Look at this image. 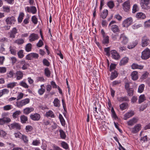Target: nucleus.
<instances>
[{"mask_svg":"<svg viewBox=\"0 0 150 150\" xmlns=\"http://www.w3.org/2000/svg\"><path fill=\"white\" fill-rule=\"evenodd\" d=\"M141 57L142 59L146 60L150 57V49L146 48L142 53Z\"/></svg>","mask_w":150,"mask_h":150,"instance_id":"nucleus-1","label":"nucleus"},{"mask_svg":"<svg viewBox=\"0 0 150 150\" xmlns=\"http://www.w3.org/2000/svg\"><path fill=\"white\" fill-rule=\"evenodd\" d=\"M133 22V19L131 17L127 18L122 23L123 26L127 28L131 25Z\"/></svg>","mask_w":150,"mask_h":150,"instance_id":"nucleus-2","label":"nucleus"},{"mask_svg":"<svg viewBox=\"0 0 150 150\" xmlns=\"http://www.w3.org/2000/svg\"><path fill=\"white\" fill-rule=\"evenodd\" d=\"M150 2V0H141L140 4L142 8L145 9H148Z\"/></svg>","mask_w":150,"mask_h":150,"instance_id":"nucleus-3","label":"nucleus"},{"mask_svg":"<svg viewBox=\"0 0 150 150\" xmlns=\"http://www.w3.org/2000/svg\"><path fill=\"white\" fill-rule=\"evenodd\" d=\"M141 128V125L140 124H138L136 125L133 127L131 128L130 130L131 133L134 134L137 133Z\"/></svg>","mask_w":150,"mask_h":150,"instance_id":"nucleus-4","label":"nucleus"},{"mask_svg":"<svg viewBox=\"0 0 150 150\" xmlns=\"http://www.w3.org/2000/svg\"><path fill=\"white\" fill-rule=\"evenodd\" d=\"M150 41L149 38L146 36H144L142 38V46L144 47L147 46Z\"/></svg>","mask_w":150,"mask_h":150,"instance_id":"nucleus-5","label":"nucleus"},{"mask_svg":"<svg viewBox=\"0 0 150 150\" xmlns=\"http://www.w3.org/2000/svg\"><path fill=\"white\" fill-rule=\"evenodd\" d=\"M39 57V54L36 53H32L26 56V59L28 60H31L33 58L37 59Z\"/></svg>","mask_w":150,"mask_h":150,"instance_id":"nucleus-6","label":"nucleus"},{"mask_svg":"<svg viewBox=\"0 0 150 150\" xmlns=\"http://www.w3.org/2000/svg\"><path fill=\"white\" fill-rule=\"evenodd\" d=\"M25 10L28 13H32L33 14L37 12L36 8L34 6H27L25 8Z\"/></svg>","mask_w":150,"mask_h":150,"instance_id":"nucleus-7","label":"nucleus"},{"mask_svg":"<svg viewBox=\"0 0 150 150\" xmlns=\"http://www.w3.org/2000/svg\"><path fill=\"white\" fill-rule=\"evenodd\" d=\"M9 127L11 129H16L18 130H20L21 129V126L19 124L17 123L14 122L11 124L9 125Z\"/></svg>","mask_w":150,"mask_h":150,"instance_id":"nucleus-8","label":"nucleus"},{"mask_svg":"<svg viewBox=\"0 0 150 150\" xmlns=\"http://www.w3.org/2000/svg\"><path fill=\"white\" fill-rule=\"evenodd\" d=\"M6 24L8 25H11L14 24V22L16 21L15 18L12 16L11 17H7L5 20Z\"/></svg>","mask_w":150,"mask_h":150,"instance_id":"nucleus-9","label":"nucleus"},{"mask_svg":"<svg viewBox=\"0 0 150 150\" xmlns=\"http://www.w3.org/2000/svg\"><path fill=\"white\" fill-rule=\"evenodd\" d=\"M39 38L38 35L37 34L33 33L31 34L29 37V41L32 42L37 40Z\"/></svg>","mask_w":150,"mask_h":150,"instance_id":"nucleus-10","label":"nucleus"},{"mask_svg":"<svg viewBox=\"0 0 150 150\" xmlns=\"http://www.w3.org/2000/svg\"><path fill=\"white\" fill-rule=\"evenodd\" d=\"M122 6L124 10L126 12L128 11L130 8V1L128 0L124 2Z\"/></svg>","mask_w":150,"mask_h":150,"instance_id":"nucleus-11","label":"nucleus"},{"mask_svg":"<svg viewBox=\"0 0 150 150\" xmlns=\"http://www.w3.org/2000/svg\"><path fill=\"white\" fill-rule=\"evenodd\" d=\"M17 30L16 28H13L12 30L8 33L10 38H14L16 34L17 33Z\"/></svg>","mask_w":150,"mask_h":150,"instance_id":"nucleus-12","label":"nucleus"},{"mask_svg":"<svg viewBox=\"0 0 150 150\" xmlns=\"http://www.w3.org/2000/svg\"><path fill=\"white\" fill-rule=\"evenodd\" d=\"M30 117L33 120L38 121L40 118V115L39 114L36 113L31 114L30 116Z\"/></svg>","mask_w":150,"mask_h":150,"instance_id":"nucleus-13","label":"nucleus"},{"mask_svg":"<svg viewBox=\"0 0 150 150\" xmlns=\"http://www.w3.org/2000/svg\"><path fill=\"white\" fill-rule=\"evenodd\" d=\"M23 73L20 71H17L16 73V77L17 80H20L22 79L23 76Z\"/></svg>","mask_w":150,"mask_h":150,"instance_id":"nucleus-14","label":"nucleus"},{"mask_svg":"<svg viewBox=\"0 0 150 150\" xmlns=\"http://www.w3.org/2000/svg\"><path fill=\"white\" fill-rule=\"evenodd\" d=\"M110 52L112 58L115 59H118L120 58V56L116 51L114 50H112Z\"/></svg>","mask_w":150,"mask_h":150,"instance_id":"nucleus-15","label":"nucleus"},{"mask_svg":"<svg viewBox=\"0 0 150 150\" xmlns=\"http://www.w3.org/2000/svg\"><path fill=\"white\" fill-rule=\"evenodd\" d=\"M34 110V108L33 107H27L23 110V113L25 115H28Z\"/></svg>","mask_w":150,"mask_h":150,"instance_id":"nucleus-16","label":"nucleus"},{"mask_svg":"<svg viewBox=\"0 0 150 150\" xmlns=\"http://www.w3.org/2000/svg\"><path fill=\"white\" fill-rule=\"evenodd\" d=\"M11 121V119L8 117H4L0 119V125H3L5 123L10 122Z\"/></svg>","mask_w":150,"mask_h":150,"instance_id":"nucleus-17","label":"nucleus"},{"mask_svg":"<svg viewBox=\"0 0 150 150\" xmlns=\"http://www.w3.org/2000/svg\"><path fill=\"white\" fill-rule=\"evenodd\" d=\"M131 78L134 81L137 80L138 78V72L136 71H133L131 75Z\"/></svg>","mask_w":150,"mask_h":150,"instance_id":"nucleus-18","label":"nucleus"},{"mask_svg":"<svg viewBox=\"0 0 150 150\" xmlns=\"http://www.w3.org/2000/svg\"><path fill=\"white\" fill-rule=\"evenodd\" d=\"M120 38L122 39V43L124 44H126L128 42V38L123 34L121 35Z\"/></svg>","mask_w":150,"mask_h":150,"instance_id":"nucleus-19","label":"nucleus"},{"mask_svg":"<svg viewBox=\"0 0 150 150\" xmlns=\"http://www.w3.org/2000/svg\"><path fill=\"white\" fill-rule=\"evenodd\" d=\"M111 30L113 33H115L119 32L120 31L118 26L115 25L111 26Z\"/></svg>","mask_w":150,"mask_h":150,"instance_id":"nucleus-20","label":"nucleus"},{"mask_svg":"<svg viewBox=\"0 0 150 150\" xmlns=\"http://www.w3.org/2000/svg\"><path fill=\"white\" fill-rule=\"evenodd\" d=\"M138 120L136 118L134 117L127 122V124L129 125L132 126L137 122Z\"/></svg>","mask_w":150,"mask_h":150,"instance_id":"nucleus-21","label":"nucleus"},{"mask_svg":"<svg viewBox=\"0 0 150 150\" xmlns=\"http://www.w3.org/2000/svg\"><path fill=\"white\" fill-rule=\"evenodd\" d=\"M136 18L138 19H144L146 17L145 15L142 12L138 13L136 15Z\"/></svg>","mask_w":150,"mask_h":150,"instance_id":"nucleus-22","label":"nucleus"},{"mask_svg":"<svg viewBox=\"0 0 150 150\" xmlns=\"http://www.w3.org/2000/svg\"><path fill=\"white\" fill-rule=\"evenodd\" d=\"M21 113V111L19 110H16L13 113L12 117L14 119L18 118L19 115Z\"/></svg>","mask_w":150,"mask_h":150,"instance_id":"nucleus-23","label":"nucleus"},{"mask_svg":"<svg viewBox=\"0 0 150 150\" xmlns=\"http://www.w3.org/2000/svg\"><path fill=\"white\" fill-rule=\"evenodd\" d=\"M45 88L44 84L40 86V88L39 89L38 91L39 94L40 95H42L45 92Z\"/></svg>","mask_w":150,"mask_h":150,"instance_id":"nucleus-24","label":"nucleus"},{"mask_svg":"<svg viewBox=\"0 0 150 150\" xmlns=\"http://www.w3.org/2000/svg\"><path fill=\"white\" fill-rule=\"evenodd\" d=\"M132 68L133 69H143L144 66L142 65H139L137 64L133 63L131 66Z\"/></svg>","mask_w":150,"mask_h":150,"instance_id":"nucleus-25","label":"nucleus"},{"mask_svg":"<svg viewBox=\"0 0 150 150\" xmlns=\"http://www.w3.org/2000/svg\"><path fill=\"white\" fill-rule=\"evenodd\" d=\"M134 115V113L132 112H128L124 115L123 119L126 120L129 117H132Z\"/></svg>","mask_w":150,"mask_h":150,"instance_id":"nucleus-26","label":"nucleus"},{"mask_svg":"<svg viewBox=\"0 0 150 150\" xmlns=\"http://www.w3.org/2000/svg\"><path fill=\"white\" fill-rule=\"evenodd\" d=\"M129 59L127 57L123 58L121 61L120 63V65L122 66L124 65L128 62Z\"/></svg>","mask_w":150,"mask_h":150,"instance_id":"nucleus-27","label":"nucleus"},{"mask_svg":"<svg viewBox=\"0 0 150 150\" xmlns=\"http://www.w3.org/2000/svg\"><path fill=\"white\" fill-rule=\"evenodd\" d=\"M16 48L14 46H11L9 47V51L13 55H16Z\"/></svg>","mask_w":150,"mask_h":150,"instance_id":"nucleus-28","label":"nucleus"},{"mask_svg":"<svg viewBox=\"0 0 150 150\" xmlns=\"http://www.w3.org/2000/svg\"><path fill=\"white\" fill-rule=\"evenodd\" d=\"M21 122L22 123H25L28 121V117L24 115H21L20 117Z\"/></svg>","mask_w":150,"mask_h":150,"instance_id":"nucleus-29","label":"nucleus"},{"mask_svg":"<svg viewBox=\"0 0 150 150\" xmlns=\"http://www.w3.org/2000/svg\"><path fill=\"white\" fill-rule=\"evenodd\" d=\"M102 43L104 44H108L109 43V37L108 36H105L103 37Z\"/></svg>","mask_w":150,"mask_h":150,"instance_id":"nucleus-30","label":"nucleus"},{"mask_svg":"<svg viewBox=\"0 0 150 150\" xmlns=\"http://www.w3.org/2000/svg\"><path fill=\"white\" fill-rule=\"evenodd\" d=\"M128 104L126 103H124L121 104L120 105V108L122 110L126 109L127 107Z\"/></svg>","mask_w":150,"mask_h":150,"instance_id":"nucleus-31","label":"nucleus"},{"mask_svg":"<svg viewBox=\"0 0 150 150\" xmlns=\"http://www.w3.org/2000/svg\"><path fill=\"white\" fill-rule=\"evenodd\" d=\"M46 115L47 117H50L52 118H54L55 117L54 114L51 110H50L48 112H47L46 113Z\"/></svg>","mask_w":150,"mask_h":150,"instance_id":"nucleus-32","label":"nucleus"},{"mask_svg":"<svg viewBox=\"0 0 150 150\" xmlns=\"http://www.w3.org/2000/svg\"><path fill=\"white\" fill-rule=\"evenodd\" d=\"M24 16V14L23 13H20L18 18V21L19 23H21L22 22Z\"/></svg>","mask_w":150,"mask_h":150,"instance_id":"nucleus-33","label":"nucleus"},{"mask_svg":"<svg viewBox=\"0 0 150 150\" xmlns=\"http://www.w3.org/2000/svg\"><path fill=\"white\" fill-rule=\"evenodd\" d=\"M59 118L62 125L64 126L65 124V122L63 116L61 114H59Z\"/></svg>","mask_w":150,"mask_h":150,"instance_id":"nucleus-34","label":"nucleus"},{"mask_svg":"<svg viewBox=\"0 0 150 150\" xmlns=\"http://www.w3.org/2000/svg\"><path fill=\"white\" fill-rule=\"evenodd\" d=\"M24 42V40L22 39H18L14 41V43L17 44L18 45H20L23 44Z\"/></svg>","mask_w":150,"mask_h":150,"instance_id":"nucleus-35","label":"nucleus"},{"mask_svg":"<svg viewBox=\"0 0 150 150\" xmlns=\"http://www.w3.org/2000/svg\"><path fill=\"white\" fill-rule=\"evenodd\" d=\"M20 64L22 65V69L23 70H25L27 69V65L28 64L25 61H22L20 62Z\"/></svg>","mask_w":150,"mask_h":150,"instance_id":"nucleus-36","label":"nucleus"},{"mask_svg":"<svg viewBox=\"0 0 150 150\" xmlns=\"http://www.w3.org/2000/svg\"><path fill=\"white\" fill-rule=\"evenodd\" d=\"M128 95L130 96H132L134 94V89L132 88H130L129 89L126 90Z\"/></svg>","mask_w":150,"mask_h":150,"instance_id":"nucleus-37","label":"nucleus"},{"mask_svg":"<svg viewBox=\"0 0 150 150\" xmlns=\"http://www.w3.org/2000/svg\"><path fill=\"white\" fill-rule=\"evenodd\" d=\"M117 76V71L115 70L113 72H112L111 74L110 79L111 80H112L113 79L116 78Z\"/></svg>","mask_w":150,"mask_h":150,"instance_id":"nucleus-38","label":"nucleus"},{"mask_svg":"<svg viewBox=\"0 0 150 150\" xmlns=\"http://www.w3.org/2000/svg\"><path fill=\"white\" fill-rule=\"evenodd\" d=\"M60 133V135L62 139H65L66 138V135L63 130L60 129L59 130Z\"/></svg>","mask_w":150,"mask_h":150,"instance_id":"nucleus-39","label":"nucleus"},{"mask_svg":"<svg viewBox=\"0 0 150 150\" xmlns=\"http://www.w3.org/2000/svg\"><path fill=\"white\" fill-rule=\"evenodd\" d=\"M54 105L55 107H59L60 106V101L57 98H55L53 102Z\"/></svg>","mask_w":150,"mask_h":150,"instance_id":"nucleus-40","label":"nucleus"},{"mask_svg":"<svg viewBox=\"0 0 150 150\" xmlns=\"http://www.w3.org/2000/svg\"><path fill=\"white\" fill-rule=\"evenodd\" d=\"M145 99V97L144 95L143 94L141 95L139 97L138 101L139 103H141L144 102Z\"/></svg>","mask_w":150,"mask_h":150,"instance_id":"nucleus-41","label":"nucleus"},{"mask_svg":"<svg viewBox=\"0 0 150 150\" xmlns=\"http://www.w3.org/2000/svg\"><path fill=\"white\" fill-rule=\"evenodd\" d=\"M108 14V11L107 10H104L101 15V17L103 19L105 18Z\"/></svg>","mask_w":150,"mask_h":150,"instance_id":"nucleus-42","label":"nucleus"},{"mask_svg":"<svg viewBox=\"0 0 150 150\" xmlns=\"http://www.w3.org/2000/svg\"><path fill=\"white\" fill-rule=\"evenodd\" d=\"M17 84L16 82H13L9 83L7 84V87L8 88H12L15 86Z\"/></svg>","mask_w":150,"mask_h":150,"instance_id":"nucleus-43","label":"nucleus"},{"mask_svg":"<svg viewBox=\"0 0 150 150\" xmlns=\"http://www.w3.org/2000/svg\"><path fill=\"white\" fill-rule=\"evenodd\" d=\"M145 85L143 84L140 85L138 87V91L139 93H142L144 91Z\"/></svg>","mask_w":150,"mask_h":150,"instance_id":"nucleus-44","label":"nucleus"},{"mask_svg":"<svg viewBox=\"0 0 150 150\" xmlns=\"http://www.w3.org/2000/svg\"><path fill=\"white\" fill-rule=\"evenodd\" d=\"M118 100L119 101L121 102L122 101H129L128 98L127 96L120 97L118 98Z\"/></svg>","mask_w":150,"mask_h":150,"instance_id":"nucleus-45","label":"nucleus"},{"mask_svg":"<svg viewBox=\"0 0 150 150\" xmlns=\"http://www.w3.org/2000/svg\"><path fill=\"white\" fill-rule=\"evenodd\" d=\"M137 44V41H135L133 42L132 44L128 45L127 48L129 49H132Z\"/></svg>","mask_w":150,"mask_h":150,"instance_id":"nucleus-46","label":"nucleus"},{"mask_svg":"<svg viewBox=\"0 0 150 150\" xmlns=\"http://www.w3.org/2000/svg\"><path fill=\"white\" fill-rule=\"evenodd\" d=\"M13 108L12 105H7L3 107V109L4 110L8 111L12 109Z\"/></svg>","mask_w":150,"mask_h":150,"instance_id":"nucleus-47","label":"nucleus"},{"mask_svg":"<svg viewBox=\"0 0 150 150\" xmlns=\"http://www.w3.org/2000/svg\"><path fill=\"white\" fill-rule=\"evenodd\" d=\"M32 49V45L31 43H29L27 44L25 47V50L27 52L31 51Z\"/></svg>","mask_w":150,"mask_h":150,"instance_id":"nucleus-48","label":"nucleus"},{"mask_svg":"<svg viewBox=\"0 0 150 150\" xmlns=\"http://www.w3.org/2000/svg\"><path fill=\"white\" fill-rule=\"evenodd\" d=\"M45 75L47 77H49L50 76V72L48 68H46L45 69Z\"/></svg>","mask_w":150,"mask_h":150,"instance_id":"nucleus-49","label":"nucleus"},{"mask_svg":"<svg viewBox=\"0 0 150 150\" xmlns=\"http://www.w3.org/2000/svg\"><path fill=\"white\" fill-rule=\"evenodd\" d=\"M16 103V106L19 108H21L24 106L22 100L17 102Z\"/></svg>","mask_w":150,"mask_h":150,"instance_id":"nucleus-50","label":"nucleus"},{"mask_svg":"<svg viewBox=\"0 0 150 150\" xmlns=\"http://www.w3.org/2000/svg\"><path fill=\"white\" fill-rule=\"evenodd\" d=\"M25 143L28 144V139L27 137L24 135L23 134V136L21 138Z\"/></svg>","mask_w":150,"mask_h":150,"instance_id":"nucleus-51","label":"nucleus"},{"mask_svg":"<svg viewBox=\"0 0 150 150\" xmlns=\"http://www.w3.org/2000/svg\"><path fill=\"white\" fill-rule=\"evenodd\" d=\"M107 5L110 9H112L114 6V4L112 1H110L108 2Z\"/></svg>","mask_w":150,"mask_h":150,"instance_id":"nucleus-52","label":"nucleus"},{"mask_svg":"<svg viewBox=\"0 0 150 150\" xmlns=\"http://www.w3.org/2000/svg\"><path fill=\"white\" fill-rule=\"evenodd\" d=\"M25 129L27 132H31L33 129V127L30 125H27L26 126Z\"/></svg>","mask_w":150,"mask_h":150,"instance_id":"nucleus-53","label":"nucleus"},{"mask_svg":"<svg viewBox=\"0 0 150 150\" xmlns=\"http://www.w3.org/2000/svg\"><path fill=\"white\" fill-rule=\"evenodd\" d=\"M15 137L16 138H19L21 139L23 136V134L20 133L19 132H18L14 134Z\"/></svg>","mask_w":150,"mask_h":150,"instance_id":"nucleus-54","label":"nucleus"},{"mask_svg":"<svg viewBox=\"0 0 150 150\" xmlns=\"http://www.w3.org/2000/svg\"><path fill=\"white\" fill-rule=\"evenodd\" d=\"M3 11L4 12L8 13L10 11V7L9 6H4L3 7Z\"/></svg>","mask_w":150,"mask_h":150,"instance_id":"nucleus-55","label":"nucleus"},{"mask_svg":"<svg viewBox=\"0 0 150 150\" xmlns=\"http://www.w3.org/2000/svg\"><path fill=\"white\" fill-rule=\"evenodd\" d=\"M61 144L63 148L66 149H67L69 148V146L68 144L65 142H62L61 143Z\"/></svg>","mask_w":150,"mask_h":150,"instance_id":"nucleus-56","label":"nucleus"},{"mask_svg":"<svg viewBox=\"0 0 150 150\" xmlns=\"http://www.w3.org/2000/svg\"><path fill=\"white\" fill-rule=\"evenodd\" d=\"M18 57L20 58H22L23 57L24 55L23 54V51L21 50L18 51L17 53Z\"/></svg>","mask_w":150,"mask_h":150,"instance_id":"nucleus-57","label":"nucleus"},{"mask_svg":"<svg viewBox=\"0 0 150 150\" xmlns=\"http://www.w3.org/2000/svg\"><path fill=\"white\" fill-rule=\"evenodd\" d=\"M19 85L25 88H28V86L27 83L23 81L19 83Z\"/></svg>","mask_w":150,"mask_h":150,"instance_id":"nucleus-58","label":"nucleus"},{"mask_svg":"<svg viewBox=\"0 0 150 150\" xmlns=\"http://www.w3.org/2000/svg\"><path fill=\"white\" fill-rule=\"evenodd\" d=\"M40 143V141L39 140H34L32 142V144L34 146H38Z\"/></svg>","mask_w":150,"mask_h":150,"instance_id":"nucleus-59","label":"nucleus"},{"mask_svg":"<svg viewBox=\"0 0 150 150\" xmlns=\"http://www.w3.org/2000/svg\"><path fill=\"white\" fill-rule=\"evenodd\" d=\"M42 62L44 65L49 67L50 64L49 61L46 59H44L43 60Z\"/></svg>","mask_w":150,"mask_h":150,"instance_id":"nucleus-60","label":"nucleus"},{"mask_svg":"<svg viewBox=\"0 0 150 150\" xmlns=\"http://www.w3.org/2000/svg\"><path fill=\"white\" fill-rule=\"evenodd\" d=\"M111 111L112 112V117L115 119L117 118V117L115 113V112L113 107L112 108Z\"/></svg>","mask_w":150,"mask_h":150,"instance_id":"nucleus-61","label":"nucleus"},{"mask_svg":"<svg viewBox=\"0 0 150 150\" xmlns=\"http://www.w3.org/2000/svg\"><path fill=\"white\" fill-rule=\"evenodd\" d=\"M32 21L33 23L35 24H36L38 23V19L36 17L34 16H33L31 18Z\"/></svg>","mask_w":150,"mask_h":150,"instance_id":"nucleus-62","label":"nucleus"},{"mask_svg":"<svg viewBox=\"0 0 150 150\" xmlns=\"http://www.w3.org/2000/svg\"><path fill=\"white\" fill-rule=\"evenodd\" d=\"M142 26V25L141 24H135L132 26V27L134 29H136Z\"/></svg>","mask_w":150,"mask_h":150,"instance_id":"nucleus-63","label":"nucleus"},{"mask_svg":"<svg viewBox=\"0 0 150 150\" xmlns=\"http://www.w3.org/2000/svg\"><path fill=\"white\" fill-rule=\"evenodd\" d=\"M138 6L137 4H134L133 5L132 8V13H135L138 11Z\"/></svg>","mask_w":150,"mask_h":150,"instance_id":"nucleus-64","label":"nucleus"}]
</instances>
